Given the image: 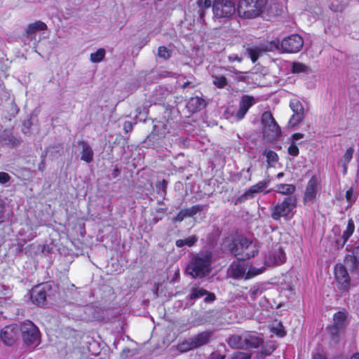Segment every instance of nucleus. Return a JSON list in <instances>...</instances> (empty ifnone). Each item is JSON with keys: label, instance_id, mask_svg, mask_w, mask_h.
<instances>
[{"label": "nucleus", "instance_id": "nucleus-2", "mask_svg": "<svg viewBox=\"0 0 359 359\" xmlns=\"http://www.w3.org/2000/svg\"><path fill=\"white\" fill-rule=\"evenodd\" d=\"M268 0H239L237 11L243 19H255L264 13Z\"/></svg>", "mask_w": 359, "mask_h": 359}, {"label": "nucleus", "instance_id": "nucleus-44", "mask_svg": "<svg viewBox=\"0 0 359 359\" xmlns=\"http://www.w3.org/2000/svg\"><path fill=\"white\" fill-rule=\"evenodd\" d=\"M11 179L10 175L5 172H0V183L4 184L8 182Z\"/></svg>", "mask_w": 359, "mask_h": 359}, {"label": "nucleus", "instance_id": "nucleus-45", "mask_svg": "<svg viewBox=\"0 0 359 359\" xmlns=\"http://www.w3.org/2000/svg\"><path fill=\"white\" fill-rule=\"evenodd\" d=\"M262 290L258 287H254L250 290V294L252 299H255L257 294H262Z\"/></svg>", "mask_w": 359, "mask_h": 359}, {"label": "nucleus", "instance_id": "nucleus-23", "mask_svg": "<svg viewBox=\"0 0 359 359\" xmlns=\"http://www.w3.org/2000/svg\"><path fill=\"white\" fill-rule=\"evenodd\" d=\"M215 0H196V4L198 8V15L203 23H205V15L206 9L209 8Z\"/></svg>", "mask_w": 359, "mask_h": 359}, {"label": "nucleus", "instance_id": "nucleus-14", "mask_svg": "<svg viewBox=\"0 0 359 359\" xmlns=\"http://www.w3.org/2000/svg\"><path fill=\"white\" fill-rule=\"evenodd\" d=\"M348 270L349 271L345 264L344 265L337 264L334 268L335 279L343 289L346 288L350 282V275Z\"/></svg>", "mask_w": 359, "mask_h": 359}, {"label": "nucleus", "instance_id": "nucleus-39", "mask_svg": "<svg viewBox=\"0 0 359 359\" xmlns=\"http://www.w3.org/2000/svg\"><path fill=\"white\" fill-rule=\"evenodd\" d=\"M187 211V213L188 215V217H191L194 215H196L197 212L202 210V207L200 205H195L191 207L189 209H185Z\"/></svg>", "mask_w": 359, "mask_h": 359}, {"label": "nucleus", "instance_id": "nucleus-29", "mask_svg": "<svg viewBox=\"0 0 359 359\" xmlns=\"http://www.w3.org/2000/svg\"><path fill=\"white\" fill-rule=\"evenodd\" d=\"M355 230L354 222L352 219H350L348 222L346 229L344 231L342 234V239L344 243H346L348 239L351 236Z\"/></svg>", "mask_w": 359, "mask_h": 359}, {"label": "nucleus", "instance_id": "nucleus-59", "mask_svg": "<svg viewBox=\"0 0 359 359\" xmlns=\"http://www.w3.org/2000/svg\"><path fill=\"white\" fill-rule=\"evenodd\" d=\"M332 359H344V358H342L341 357H336V358H334Z\"/></svg>", "mask_w": 359, "mask_h": 359}, {"label": "nucleus", "instance_id": "nucleus-3", "mask_svg": "<svg viewBox=\"0 0 359 359\" xmlns=\"http://www.w3.org/2000/svg\"><path fill=\"white\" fill-rule=\"evenodd\" d=\"M213 18L224 22L236 13L235 4L232 0H215L212 6Z\"/></svg>", "mask_w": 359, "mask_h": 359}, {"label": "nucleus", "instance_id": "nucleus-61", "mask_svg": "<svg viewBox=\"0 0 359 359\" xmlns=\"http://www.w3.org/2000/svg\"><path fill=\"white\" fill-rule=\"evenodd\" d=\"M247 172H250V168H248Z\"/></svg>", "mask_w": 359, "mask_h": 359}, {"label": "nucleus", "instance_id": "nucleus-35", "mask_svg": "<svg viewBox=\"0 0 359 359\" xmlns=\"http://www.w3.org/2000/svg\"><path fill=\"white\" fill-rule=\"evenodd\" d=\"M212 78L213 84L219 88H223L227 85V79L224 76H213Z\"/></svg>", "mask_w": 359, "mask_h": 359}, {"label": "nucleus", "instance_id": "nucleus-47", "mask_svg": "<svg viewBox=\"0 0 359 359\" xmlns=\"http://www.w3.org/2000/svg\"><path fill=\"white\" fill-rule=\"evenodd\" d=\"M228 59L229 61L231 62L234 61H238V62H241L243 60V58L241 57H239L236 54H231L229 55Z\"/></svg>", "mask_w": 359, "mask_h": 359}, {"label": "nucleus", "instance_id": "nucleus-9", "mask_svg": "<svg viewBox=\"0 0 359 359\" xmlns=\"http://www.w3.org/2000/svg\"><path fill=\"white\" fill-rule=\"evenodd\" d=\"M286 257L281 244L273 246L265 256V264L267 266L278 265L285 262Z\"/></svg>", "mask_w": 359, "mask_h": 359}, {"label": "nucleus", "instance_id": "nucleus-7", "mask_svg": "<svg viewBox=\"0 0 359 359\" xmlns=\"http://www.w3.org/2000/svg\"><path fill=\"white\" fill-rule=\"evenodd\" d=\"M296 206V197L290 196L271 208V217L278 220L280 217H287Z\"/></svg>", "mask_w": 359, "mask_h": 359}, {"label": "nucleus", "instance_id": "nucleus-17", "mask_svg": "<svg viewBox=\"0 0 359 359\" xmlns=\"http://www.w3.org/2000/svg\"><path fill=\"white\" fill-rule=\"evenodd\" d=\"M78 144L81 147V159L88 163L92 162L94 153L91 147L85 141H79Z\"/></svg>", "mask_w": 359, "mask_h": 359}, {"label": "nucleus", "instance_id": "nucleus-19", "mask_svg": "<svg viewBox=\"0 0 359 359\" xmlns=\"http://www.w3.org/2000/svg\"><path fill=\"white\" fill-rule=\"evenodd\" d=\"M206 105L205 100L203 98L196 96L191 97L187 104V107L189 111L191 112H196L203 109Z\"/></svg>", "mask_w": 359, "mask_h": 359}, {"label": "nucleus", "instance_id": "nucleus-49", "mask_svg": "<svg viewBox=\"0 0 359 359\" xmlns=\"http://www.w3.org/2000/svg\"><path fill=\"white\" fill-rule=\"evenodd\" d=\"M208 295L205 298V301L207 302H212L215 299V296L214 294L212 293H208Z\"/></svg>", "mask_w": 359, "mask_h": 359}, {"label": "nucleus", "instance_id": "nucleus-12", "mask_svg": "<svg viewBox=\"0 0 359 359\" xmlns=\"http://www.w3.org/2000/svg\"><path fill=\"white\" fill-rule=\"evenodd\" d=\"M320 189V182L316 176H313L308 182L304 195V203H313Z\"/></svg>", "mask_w": 359, "mask_h": 359}, {"label": "nucleus", "instance_id": "nucleus-24", "mask_svg": "<svg viewBox=\"0 0 359 359\" xmlns=\"http://www.w3.org/2000/svg\"><path fill=\"white\" fill-rule=\"evenodd\" d=\"M266 50L267 47L263 45L248 48L246 50L253 62H255L259 57Z\"/></svg>", "mask_w": 359, "mask_h": 359}, {"label": "nucleus", "instance_id": "nucleus-21", "mask_svg": "<svg viewBox=\"0 0 359 359\" xmlns=\"http://www.w3.org/2000/svg\"><path fill=\"white\" fill-rule=\"evenodd\" d=\"M47 29V25L42 21H36L33 23L29 24L25 32L28 36L32 37V36L39 31H43Z\"/></svg>", "mask_w": 359, "mask_h": 359}, {"label": "nucleus", "instance_id": "nucleus-1", "mask_svg": "<svg viewBox=\"0 0 359 359\" xmlns=\"http://www.w3.org/2000/svg\"><path fill=\"white\" fill-rule=\"evenodd\" d=\"M212 254L210 251L194 255L187 266V272L194 278H203L211 271Z\"/></svg>", "mask_w": 359, "mask_h": 359}, {"label": "nucleus", "instance_id": "nucleus-30", "mask_svg": "<svg viewBox=\"0 0 359 359\" xmlns=\"http://www.w3.org/2000/svg\"><path fill=\"white\" fill-rule=\"evenodd\" d=\"M105 53L106 52L104 48H99L95 53L90 54V61L94 63L101 62L104 59Z\"/></svg>", "mask_w": 359, "mask_h": 359}, {"label": "nucleus", "instance_id": "nucleus-4", "mask_svg": "<svg viewBox=\"0 0 359 359\" xmlns=\"http://www.w3.org/2000/svg\"><path fill=\"white\" fill-rule=\"evenodd\" d=\"M258 249L255 242L245 237H241L237 243L231 248V252L238 259H247L252 257Z\"/></svg>", "mask_w": 359, "mask_h": 359}, {"label": "nucleus", "instance_id": "nucleus-15", "mask_svg": "<svg viewBox=\"0 0 359 359\" xmlns=\"http://www.w3.org/2000/svg\"><path fill=\"white\" fill-rule=\"evenodd\" d=\"M255 104V98L249 95H243L239 104V109L236 114L238 120L242 119L248 109Z\"/></svg>", "mask_w": 359, "mask_h": 359}, {"label": "nucleus", "instance_id": "nucleus-13", "mask_svg": "<svg viewBox=\"0 0 359 359\" xmlns=\"http://www.w3.org/2000/svg\"><path fill=\"white\" fill-rule=\"evenodd\" d=\"M20 330L17 324L6 326L1 330L0 337L5 344L11 346L18 339Z\"/></svg>", "mask_w": 359, "mask_h": 359}, {"label": "nucleus", "instance_id": "nucleus-27", "mask_svg": "<svg viewBox=\"0 0 359 359\" xmlns=\"http://www.w3.org/2000/svg\"><path fill=\"white\" fill-rule=\"evenodd\" d=\"M295 191V187L292 184H280L277 185L276 191L278 193L285 194V195H290Z\"/></svg>", "mask_w": 359, "mask_h": 359}, {"label": "nucleus", "instance_id": "nucleus-20", "mask_svg": "<svg viewBox=\"0 0 359 359\" xmlns=\"http://www.w3.org/2000/svg\"><path fill=\"white\" fill-rule=\"evenodd\" d=\"M344 263L348 269H355L359 264V246L354 248L352 255H348L344 259Z\"/></svg>", "mask_w": 359, "mask_h": 359}, {"label": "nucleus", "instance_id": "nucleus-60", "mask_svg": "<svg viewBox=\"0 0 359 359\" xmlns=\"http://www.w3.org/2000/svg\"><path fill=\"white\" fill-rule=\"evenodd\" d=\"M118 170L117 168H116L114 171H115V172H117Z\"/></svg>", "mask_w": 359, "mask_h": 359}, {"label": "nucleus", "instance_id": "nucleus-54", "mask_svg": "<svg viewBox=\"0 0 359 359\" xmlns=\"http://www.w3.org/2000/svg\"><path fill=\"white\" fill-rule=\"evenodd\" d=\"M176 245L178 248H182L185 245L184 239H180L176 241Z\"/></svg>", "mask_w": 359, "mask_h": 359}, {"label": "nucleus", "instance_id": "nucleus-31", "mask_svg": "<svg viewBox=\"0 0 359 359\" xmlns=\"http://www.w3.org/2000/svg\"><path fill=\"white\" fill-rule=\"evenodd\" d=\"M292 72L294 74H299L302 72L308 73L309 72V67L303 63L295 62L292 63Z\"/></svg>", "mask_w": 359, "mask_h": 359}, {"label": "nucleus", "instance_id": "nucleus-50", "mask_svg": "<svg viewBox=\"0 0 359 359\" xmlns=\"http://www.w3.org/2000/svg\"><path fill=\"white\" fill-rule=\"evenodd\" d=\"M196 86V83L192 82V81H187V82H185L183 85H182V88H186L187 87H191V88H194Z\"/></svg>", "mask_w": 359, "mask_h": 359}, {"label": "nucleus", "instance_id": "nucleus-33", "mask_svg": "<svg viewBox=\"0 0 359 359\" xmlns=\"http://www.w3.org/2000/svg\"><path fill=\"white\" fill-rule=\"evenodd\" d=\"M194 348H196V347L191 338L186 340L177 346V349L180 352H187Z\"/></svg>", "mask_w": 359, "mask_h": 359}, {"label": "nucleus", "instance_id": "nucleus-37", "mask_svg": "<svg viewBox=\"0 0 359 359\" xmlns=\"http://www.w3.org/2000/svg\"><path fill=\"white\" fill-rule=\"evenodd\" d=\"M206 294H208V292L205 290L200 287H195L192 290L191 299L202 297Z\"/></svg>", "mask_w": 359, "mask_h": 359}, {"label": "nucleus", "instance_id": "nucleus-22", "mask_svg": "<svg viewBox=\"0 0 359 359\" xmlns=\"http://www.w3.org/2000/svg\"><path fill=\"white\" fill-rule=\"evenodd\" d=\"M211 336H212L211 332L205 331V332L198 334L197 335L192 337L191 339L193 340L195 347L198 348L199 346H201L203 345L208 344L210 341Z\"/></svg>", "mask_w": 359, "mask_h": 359}, {"label": "nucleus", "instance_id": "nucleus-32", "mask_svg": "<svg viewBox=\"0 0 359 359\" xmlns=\"http://www.w3.org/2000/svg\"><path fill=\"white\" fill-rule=\"evenodd\" d=\"M290 107L293 111V114L304 113V109L302 103L297 99H294L290 101Z\"/></svg>", "mask_w": 359, "mask_h": 359}, {"label": "nucleus", "instance_id": "nucleus-5", "mask_svg": "<svg viewBox=\"0 0 359 359\" xmlns=\"http://www.w3.org/2000/svg\"><path fill=\"white\" fill-rule=\"evenodd\" d=\"M262 133L269 141H273L280 137L281 131L272 114L265 111L262 116Z\"/></svg>", "mask_w": 359, "mask_h": 359}, {"label": "nucleus", "instance_id": "nucleus-11", "mask_svg": "<svg viewBox=\"0 0 359 359\" xmlns=\"http://www.w3.org/2000/svg\"><path fill=\"white\" fill-rule=\"evenodd\" d=\"M348 313L345 310L339 311L334 314L333 325L330 328V332L334 336H337L339 330L344 329L348 322Z\"/></svg>", "mask_w": 359, "mask_h": 359}, {"label": "nucleus", "instance_id": "nucleus-51", "mask_svg": "<svg viewBox=\"0 0 359 359\" xmlns=\"http://www.w3.org/2000/svg\"><path fill=\"white\" fill-rule=\"evenodd\" d=\"M349 271L353 276L355 275L359 278V264H358L355 269H349Z\"/></svg>", "mask_w": 359, "mask_h": 359}, {"label": "nucleus", "instance_id": "nucleus-16", "mask_svg": "<svg viewBox=\"0 0 359 359\" xmlns=\"http://www.w3.org/2000/svg\"><path fill=\"white\" fill-rule=\"evenodd\" d=\"M268 181H262L256 184L255 185L251 187L245 194H243L238 199L239 201H243L248 198L254 197V195L257 193L262 191L264 189H265L268 186Z\"/></svg>", "mask_w": 359, "mask_h": 359}, {"label": "nucleus", "instance_id": "nucleus-8", "mask_svg": "<svg viewBox=\"0 0 359 359\" xmlns=\"http://www.w3.org/2000/svg\"><path fill=\"white\" fill-rule=\"evenodd\" d=\"M24 341L27 344H34L39 341V332L33 323L27 321L18 325Z\"/></svg>", "mask_w": 359, "mask_h": 359}, {"label": "nucleus", "instance_id": "nucleus-57", "mask_svg": "<svg viewBox=\"0 0 359 359\" xmlns=\"http://www.w3.org/2000/svg\"><path fill=\"white\" fill-rule=\"evenodd\" d=\"M277 334L282 337V336L285 335V332L283 331H280V332H277Z\"/></svg>", "mask_w": 359, "mask_h": 359}, {"label": "nucleus", "instance_id": "nucleus-41", "mask_svg": "<svg viewBox=\"0 0 359 359\" xmlns=\"http://www.w3.org/2000/svg\"><path fill=\"white\" fill-rule=\"evenodd\" d=\"M186 217H188L186 210H182L173 219V222H182Z\"/></svg>", "mask_w": 359, "mask_h": 359}, {"label": "nucleus", "instance_id": "nucleus-43", "mask_svg": "<svg viewBox=\"0 0 359 359\" xmlns=\"http://www.w3.org/2000/svg\"><path fill=\"white\" fill-rule=\"evenodd\" d=\"M288 153L293 156H296L299 154V149L294 144H291L288 148Z\"/></svg>", "mask_w": 359, "mask_h": 359}, {"label": "nucleus", "instance_id": "nucleus-58", "mask_svg": "<svg viewBox=\"0 0 359 359\" xmlns=\"http://www.w3.org/2000/svg\"><path fill=\"white\" fill-rule=\"evenodd\" d=\"M283 176V172H280L277 175V177L280 178Z\"/></svg>", "mask_w": 359, "mask_h": 359}, {"label": "nucleus", "instance_id": "nucleus-6", "mask_svg": "<svg viewBox=\"0 0 359 359\" xmlns=\"http://www.w3.org/2000/svg\"><path fill=\"white\" fill-rule=\"evenodd\" d=\"M264 269V267L257 268L253 266L246 271V267L244 264L234 262L230 266L228 273L229 276L235 279L248 280L262 273Z\"/></svg>", "mask_w": 359, "mask_h": 359}, {"label": "nucleus", "instance_id": "nucleus-40", "mask_svg": "<svg viewBox=\"0 0 359 359\" xmlns=\"http://www.w3.org/2000/svg\"><path fill=\"white\" fill-rule=\"evenodd\" d=\"M346 198L349 203H352L355 201L356 197L353 194V190L352 188H350L348 190L346 191Z\"/></svg>", "mask_w": 359, "mask_h": 359}, {"label": "nucleus", "instance_id": "nucleus-28", "mask_svg": "<svg viewBox=\"0 0 359 359\" xmlns=\"http://www.w3.org/2000/svg\"><path fill=\"white\" fill-rule=\"evenodd\" d=\"M353 152H354V149L353 147L348 148L341 159V163L342 164V166L344 168V172H346L347 164L350 162V161L353 158Z\"/></svg>", "mask_w": 359, "mask_h": 359}, {"label": "nucleus", "instance_id": "nucleus-55", "mask_svg": "<svg viewBox=\"0 0 359 359\" xmlns=\"http://www.w3.org/2000/svg\"><path fill=\"white\" fill-rule=\"evenodd\" d=\"M313 359H325V358L323 355H321L320 353H316L313 355Z\"/></svg>", "mask_w": 359, "mask_h": 359}, {"label": "nucleus", "instance_id": "nucleus-46", "mask_svg": "<svg viewBox=\"0 0 359 359\" xmlns=\"http://www.w3.org/2000/svg\"><path fill=\"white\" fill-rule=\"evenodd\" d=\"M123 130L125 133H128L132 131L133 130V124L130 121H126L123 123Z\"/></svg>", "mask_w": 359, "mask_h": 359}, {"label": "nucleus", "instance_id": "nucleus-42", "mask_svg": "<svg viewBox=\"0 0 359 359\" xmlns=\"http://www.w3.org/2000/svg\"><path fill=\"white\" fill-rule=\"evenodd\" d=\"M185 245L192 246L197 241V237L196 236H191L185 239H184Z\"/></svg>", "mask_w": 359, "mask_h": 359}, {"label": "nucleus", "instance_id": "nucleus-18", "mask_svg": "<svg viewBox=\"0 0 359 359\" xmlns=\"http://www.w3.org/2000/svg\"><path fill=\"white\" fill-rule=\"evenodd\" d=\"M31 298L36 304L43 305L46 298L45 289L41 286L35 287L32 291Z\"/></svg>", "mask_w": 359, "mask_h": 359}, {"label": "nucleus", "instance_id": "nucleus-34", "mask_svg": "<svg viewBox=\"0 0 359 359\" xmlns=\"http://www.w3.org/2000/svg\"><path fill=\"white\" fill-rule=\"evenodd\" d=\"M263 154L266 156L269 166H273V164L278 161V155L271 150H265Z\"/></svg>", "mask_w": 359, "mask_h": 359}, {"label": "nucleus", "instance_id": "nucleus-26", "mask_svg": "<svg viewBox=\"0 0 359 359\" xmlns=\"http://www.w3.org/2000/svg\"><path fill=\"white\" fill-rule=\"evenodd\" d=\"M245 334L243 335H233L228 340L229 344L233 348H245L246 344L244 342Z\"/></svg>", "mask_w": 359, "mask_h": 359}, {"label": "nucleus", "instance_id": "nucleus-10", "mask_svg": "<svg viewBox=\"0 0 359 359\" xmlns=\"http://www.w3.org/2000/svg\"><path fill=\"white\" fill-rule=\"evenodd\" d=\"M304 45L303 39L298 34H292L284 38L280 43L282 50L286 53H297Z\"/></svg>", "mask_w": 359, "mask_h": 359}, {"label": "nucleus", "instance_id": "nucleus-25", "mask_svg": "<svg viewBox=\"0 0 359 359\" xmlns=\"http://www.w3.org/2000/svg\"><path fill=\"white\" fill-rule=\"evenodd\" d=\"M244 342L246 344V348H257L259 346L262 340L255 334L245 333Z\"/></svg>", "mask_w": 359, "mask_h": 359}, {"label": "nucleus", "instance_id": "nucleus-53", "mask_svg": "<svg viewBox=\"0 0 359 359\" xmlns=\"http://www.w3.org/2000/svg\"><path fill=\"white\" fill-rule=\"evenodd\" d=\"M304 137V135L302 133H295L292 135V139L294 140H298L302 139Z\"/></svg>", "mask_w": 359, "mask_h": 359}, {"label": "nucleus", "instance_id": "nucleus-56", "mask_svg": "<svg viewBox=\"0 0 359 359\" xmlns=\"http://www.w3.org/2000/svg\"><path fill=\"white\" fill-rule=\"evenodd\" d=\"M350 359H359V353L353 354Z\"/></svg>", "mask_w": 359, "mask_h": 359}, {"label": "nucleus", "instance_id": "nucleus-36", "mask_svg": "<svg viewBox=\"0 0 359 359\" xmlns=\"http://www.w3.org/2000/svg\"><path fill=\"white\" fill-rule=\"evenodd\" d=\"M304 118V113L292 114L289 120V125L291 127H294L300 123Z\"/></svg>", "mask_w": 359, "mask_h": 359}, {"label": "nucleus", "instance_id": "nucleus-48", "mask_svg": "<svg viewBox=\"0 0 359 359\" xmlns=\"http://www.w3.org/2000/svg\"><path fill=\"white\" fill-rule=\"evenodd\" d=\"M250 355L246 353H238L236 356V359H250Z\"/></svg>", "mask_w": 359, "mask_h": 359}, {"label": "nucleus", "instance_id": "nucleus-38", "mask_svg": "<svg viewBox=\"0 0 359 359\" xmlns=\"http://www.w3.org/2000/svg\"><path fill=\"white\" fill-rule=\"evenodd\" d=\"M158 55L163 59H168L170 57V52L165 46H160L158 49Z\"/></svg>", "mask_w": 359, "mask_h": 359}, {"label": "nucleus", "instance_id": "nucleus-52", "mask_svg": "<svg viewBox=\"0 0 359 359\" xmlns=\"http://www.w3.org/2000/svg\"><path fill=\"white\" fill-rule=\"evenodd\" d=\"M235 76H236V79H238V80H241V81L245 80V76H243L242 72H236Z\"/></svg>", "mask_w": 359, "mask_h": 359}]
</instances>
